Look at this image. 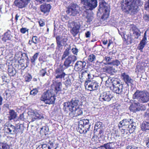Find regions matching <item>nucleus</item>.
Here are the masks:
<instances>
[{"instance_id": "49530a36", "label": "nucleus", "mask_w": 149, "mask_h": 149, "mask_svg": "<svg viewBox=\"0 0 149 149\" xmlns=\"http://www.w3.org/2000/svg\"><path fill=\"white\" fill-rule=\"evenodd\" d=\"M134 123H133V121L132 120V123H130L127 128L130 129L131 130L134 131L136 128V127L134 125Z\"/></svg>"}, {"instance_id": "ddd939ff", "label": "nucleus", "mask_w": 149, "mask_h": 149, "mask_svg": "<svg viewBox=\"0 0 149 149\" xmlns=\"http://www.w3.org/2000/svg\"><path fill=\"white\" fill-rule=\"evenodd\" d=\"M66 75L63 69L61 67H58L55 70L54 80L62 81V79L64 78Z\"/></svg>"}, {"instance_id": "5701e85b", "label": "nucleus", "mask_w": 149, "mask_h": 149, "mask_svg": "<svg viewBox=\"0 0 149 149\" xmlns=\"http://www.w3.org/2000/svg\"><path fill=\"white\" fill-rule=\"evenodd\" d=\"M132 120L130 119H124L120 122L118 126L120 129L122 127L127 128L130 123H132Z\"/></svg>"}, {"instance_id": "2f4dec72", "label": "nucleus", "mask_w": 149, "mask_h": 149, "mask_svg": "<svg viewBox=\"0 0 149 149\" xmlns=\"http://www.w3.org/2000/svg\"><path fill=\"white\" fill-rule=\"evenodd\" d=\"M13 36L8 32H6L4 34L3 37L2 38V40L6 42L7 40H11Z\"/></svg>"}, {"instance_id": "f704fd0d", "label": "nucleus", "mask_w": 149, "mask_h": 149, "mask_svg": "<svg viewBox=\"0 0 149 149\" xmlns=\"http://www.w3.org/2000/svg\"><path fill=\"white\" fill-rule=\"evenodd\" d=\"M8 71L9 73V75L11 76L15 75L16 73L15 69L12 67L11 68H8Z\"/></svg>"}, {"instance_id": "39448f33", "label": "nucleus", "mask_w": 149, "mask_h": 149, "mask_svg": "<svg viewBox=\"0 0 149 149\" xmlns=\"http://www.w3.org/2000/svg\"><path fill=\"white\" fill-rule=\"evenodd\" d=\"M55 98L53 90H47L42 95L40 100L43 101L46 104H49L54 103Z\"/></svg>"}, {"instance_id": "bf43d9fd", "label": "nucleus", "mask_w": 149, "mask_h": 149, "mask_svg": "<svg viewBox=\"0 0 149 149\" xmlns=\"http://www.w3.org/2000/svg\"><path fill=\"white\" fill-rule=\"evenodd\" d=\"M91 33L89 31H87L85 33V36L87 38H90L91 36Z\"/></svg>"}, {"instance_id": "052dcab7", "label": "nucleus", "mask_w": 149, "mask_h": 149, "mask_svg": "<svg viewBox=\"0 0 149 149\" xmlns=\"http://www.w3.org/2000/svg\"><path fill=\"white\" fill-rule=\"evenodd\" d=\"M137 148L134 146H132L130 145L127 146L126 149H137Z\"/></svg>"}, {"instance_id": "c9c22d12", "label": "nucleus", "mask_w": 149, "mask_h": 149, "mask_svg": "<svg viewBox=\"0 0 149 149\" xmlns=\"http://www.w3.org/2000/svg\"><path fill=\"white\" fill-rule=\"evenodd\" d=\"M70 49V48H67L64 51L63 54L61 57V60H63L65 58L68 56L69 54V51Z\"/></svg>"}, {"instance_id": "ea45409f", "label": "nucleus", "mask_w": 149, "mask_h": 149, "mask_svg": "<svg viewBox=\"0 0 149 149\" xmlns=\"http://www.w3.org/2000/svg\"><path fill=\"white\" fill-rule=\"evenodd\" d=\"M102 127V123L100 122H97L95 124V130L100 129Z\"/></svg>"}, {"instance_id": "79ce46f5", "label": "nucleus", "mask_w": 149, "mask_h": 149, "mask_svg": "<svg viewBox=\"0 0 149 149\" xmlns=\"http://www.w3.org/2000/svg\"><path fill=\"white\" fill-rule=\"evenodd\" d=\"M88 60L91 62H93L96 60V57L95 55L93 54L89 55L88 57Z\"/></svg>"}, {"instance_id": "20e7f679", "label": "nucleus", "mask_w": 149, "mask_h": 149, "mask_svg": "<svg viewBox=\"0 0 149 149\" xmlns=\"http://www.w3.org/2000/svg\"><path fill=\"white\" fill-rule=\"evenodd\" d=\"M133 98L137 99L142 103H146L149 101V93L145 91L137 90L133 95Z\"/></svg>"}, {"instance_id": "5fc2aeb1", "label": "nucleus", "mask_w": 149, "mask_h": 149, "mask_svg": "<svg viewBox=\"0 0 149 149\" xmlns=\"http://www.w3.org/2000/svg\"><path fill=\"white\" fill-rule=\"evenodd\" d=\"M1 77L3 82H9V80L8 79L7 77L6 76L4 75L2 76Z\"/></svg>"}, {"instance_id": "338daca9", "label": "nucleus", "mask_w": 149, "mask_h": 149, "mask_svg": "<svg viewBox=\"0 0 149 149\" xmlns=\"http://www.w3.org/2000/svg\"><path fill=\"white\" fill-rule=\"evenodd\" d=\"M23 56H26V58H25V59L27 61L29 60V58L26 54L25 53H23Z\"/></svg>"}, {"instance_id": "c85d7f7f", "label": "nucleus", "mask_w": 149, "mask_h": 149, "mask_svg": "<svg viewBox=\"0 0 149 149\" xmlns=\"http://www.w3.org/2000/svg\"><path fill=\"white\" fill-rule=\"evenodd\" d=\"M9 113L8 118L10 120L15 118L17 116V113L13 110H10Z\"/></svg>"}, {"instance_id": "0eeeda50", "label": "nucleus", "mask_w": 149, "mask_h": 149, "mask_svg": "<svg viewBox=\"0 0 149 149\" xmlns=\"http://www.w3.org/2000/svg\"><path fill=\"white\" fill-rule=\"evenodd\" d=\"M123 85L119 81L114 80L112 81L111 86L110 87V89L113 93L121 95L125 93L123 90Z\"/></svg>"}, {"instance_id": "c756f323", "label": "nucleus", "mask_w": 149, "mask_h": 149, "mask_svg": "<svg viewBox=\"0 0 149 149\" xmlns=\"http://www.w3.org/2000/svg\"><path fill=\"white\" fill-rule=\"evenodd\" d=\"M112 58L109 56H105L102 62L105 65H111L112 62Z\"/></svg>"}, {"instance_id": "2eb2a0df", "label": "nucleus", "mask_w": 149, "mask_h": 149, "mask_svg": "<svg viewBox=\"0 0 149 149\" xmlns=\"http://www.w3.org/2000/svg\"><path fill=\"white\" fill-rule=\"evenodd\" d=\"M79 7L76 3H72L67 8L66 13L70 15L75 16L79 13Z\"/></svg>"}, {"instance_id": "6e6552de", "label": "nucleus", "mask_w": 149, "mask_h": 149, "mask_svg": "<svg viewBox=\"0 0 149 149\" xmlns=\"http://www.w3.org/2000/svg\"><path fill=\"white\" fill-rule=\"evenodd\" d=\"M78 130L81 134H86L89 131L91 125L88 119H83L79 122Z\"/></svg>"}, {"instance_id": "0e129e2a", "label": "nucleus", "mask_w": 149, "mask_h": 149, "mask_svg": "<svg viewBox=\"0 0 149 149\" xmlns=\"http://www.w3.org/2000/svg\"><path fill=\"white\" fill-rule=\"evenodd\" d=\"M143 18L145 20L149 21V17L147 15H144Z\"/></svg>"}, {"instance_id": "4468645a", "label": "nucleus", "mask_w": 149, "mask_h": 149, "mask_svg": "<svg viewBox=\"0 0 149 149\" xmlns=\"http://www.w3.org/2000/svg\"><path fill=\"white\" fill-rule=\"evenodd\" d=\"M77 60V57L74 55H70L67 58L63 64L64 68L66 69L73 66L74 62Z\"/></svg>"}, {"instance_id": "864d4df0", "label": "nucleus", "mask_w": 149, "mask_h": 149, "mask_svg": "<svg viewBox=\"0 0 149 149\" xmlns=\"http://www.w3.org/2000/svg\"><path fill=\"white\" fill-rule=\"evenodd\" d=\"M72 51L74 54L77 55L78 52V50L77 48H73L72 49Z\"/></svg>"}, {"instance_id": "412c9836", "label": "nucleus", "mask_w": 149, "mask_h": 149, "mask_svg": "<svg viewBox=\"0 0 149 149\" xmlns=\"http://www.w3.org/2000/svg\"><path fill=\"white\" fill-rule=\"evenodd\" d=\"M86 64V63L84 61H77L75 64L74 68L77 71H81L85 68Z\"/></svg>"}, {"instance_id": "37998d69", "label": "nucleus", "mask_w": 149, "mask_h": 149, "mask_svg": "<svg viewBox=\"0 0 149 149\" xmlns=\"http://www.w3.org/2000/svg\"><path fill=\"white\" fill-rule=\"evenodd\" d=\"M134 103L137 106H139V109H140V110H145L146 109L145 107L144 106H140L139 103L137 102L136 100L134 101Z\"/></svg>"}, {"instance_id": "7ed1b4c3", "label": "nucleus", "mask_w": 149, "mask_h": 149, "mask_svg": "<svg viewBox=\"0 0 149 149\" xmlns=\"http://www.w3.org/2000/svg\"><path fill=\"white\" fill-rule=\"evenodd\" d=\"M110 9L107 4L104 0H100L97 13H103L101 18L105 20L109 16Z\"/></svg>"}, {"instance_id": "f8f14e48", "label": "nucleus", "mask_w": 149, "mask_h": 149, "mask_svg": "<svg viewBox=\"0 0 149 149\" xmlns=\"http://www.w3.org/2000/svg\"><path fill=\"white\" fill-rule=\"evenodd\" d=\"M29 119L31 122H37L39 120H42L44 118L43 115L38 112L33 111L29 114Z\"/></svg>"}, {"instance_id": "a18cd8bd", "label": "nucleus", "mask_w": 149, "mask_h": 149, "mask_svg": "<svg viewBox=\"0 0 149 149\" xmlns=\"http://www.w3.org/2000/svg\"><path fill=\"white\" fill-rule=\"evenodd\" d=\"M2 146V149H9V146L6 143H1L0 146ZM0 149H1L0 148Z\"/></svg>"}, {"instance_id": "72a5a7b5", "label": "nucleus", "mask_w": 149, "mask_h": 149, "mask_svg": "<svg viewBox=\"0 0 149 149\" xmlns=\"http://www.w3.org/2000/svg\"><path fill=\"white\" fill-rule=\"evenodd\" d=\"M114 143H107L104 144L103 147L105 148L106 149H114L115 148Z\"/></svg>"}, {"instance_id": "a211bd4d", "label": "nucleus", "mask_w": 149, "mask_h": 149, "mask_svg": "<svg viewBox=\"0 0 149 149\" xmlns=\"http://www.w3.org/2000/svg\"><path fill=\"white\" fill-rule=\"evenodd\" d=\"M93 70H91L90 72L85 70L82 72L81 74V78L83 79H86L85 82L88 83L91 81L94 77V75L92 74Z\"/></svg>"}, {"instance_id": "9d476101", "label": "nucleus", "mask_w": 149, "mask_h": 149, "mask_svg": "<svg viewBox=\"0 0 149 149\" xmlns=\"http://www.w3.org/2000/svg\"><path fill=\"white\" fill-rule=\"evenodd\" d=\"M68 27L72 28L70 32L74 37H75L79 32L80 24L79 22H75L69 21L68 24Z\"/></svg>"}, {"instance_id": "dca6fc26", "label": "nucleus", "mask_w": 149, "mask_h": 149, "mask_svg": "<svg viewBox=\"0 0 149 149\" xmlns=\"http://www.w3.org/2000/svg\"><path fill=\"white\" fill-rule=\"evenodd\" d=\"M113 97V95L111 92L108 91L102 93L100 96L99 100L100 101L103 102L110 101Z\"/></svg>"}, {"instance_id": "69168bd1", "label": "nucleus", "mask_w": 149, "mask_h": 149, "mask_svg": "<svg viewBox=\"0 0 149 149\" xmlns=\"http://www.w3.org/2000/svg\"><path fill=\"white\" fill-rule=\"evenodd\" d=\"M19 119L22 120H24V118L23 113H22L20 115Z\"/></svg>"}, {"instance_id": "de8ad7c7", "label": "nucleus", "mask_w": 149, "mask_h": 149, "mask_svg": "<svg viewBox=\"0 0 149 149\" xmlns=\"http://www.w3.org/2000/svg\"><path fill=\"white\" fill-rule=\"evenodd\" d=\"M93 17L90 14H88L86 17V19H87V22H90L92 21Z\"/></svg>"}, {"instance_id": "6e6d98bb", "label": "nucleus", "mask_w": 149, "mask_h": 149, "mask_svg": "<svg viewBox=\"0 0 149 149\" xmlns=\"http://www.w3.org/2000/svg\"><path fill=\"white\" fill-rule=\"evenodd\" d=\"M28 29L26 28H22L21 29L20 31L22 33L24 34L25 33L26 31H28Z\"/></svg>"}, {"instance_id": "4be33fe9", "label": "nucleus", "mask_w": 149, "mask_h": 149, "mask_svg": "<svg viewBox=\"0 0 149 149\" xmlns=\"http://www.w3.org/2000/svg\"><path fill=\"white\" fill-rule=\"evenodd\" d=\"M52 82L54 91L56 93H57L58 91L62 90V81L53 79L52 80Z\"/></svg>"}, {"instance_id": "09e8293b", "label": "nucleus", "mask_w": 149, "mask_h": 149, "mask_svg": "<svg viewBox=\"0 0 149 149\" xmlns=\"http://www.w3.org/2000/svg\"><path fill=\"white\" fill-rule=\"evenodd\" d=\"M100 78L102 81H107V79H108V77L105 74H102L101 75Z\"/></svg>"}, {"instance_id": "473e14b6", "label": "nucleus", "mask_w": 149, "mask_h": 149, "mask_svg": "<svg viewBox=\"0 0 149 149\" xmlns=\"http://www.w3.org/2000/svg\"><path fill=\"white\" fill-rule=\"evenodd\" d=\"M23 56V54H22L21 52H16L15 54L14 58L16 61L18 60L19 59L20 60L21 59L23 60L24 58H22V56Z\"/></svg>"}, {"instance_id": "cd10ccee", "label": "nucleus", "mask_w": 149, "mask_h": 149, "mask_svg": "<svg viewBox=\"0 0 149 149\" xmlns=\"http://www.w3.org/2000/svg\"><path fill=\"white\" fill-rule=\"evenodd\" d=\"M51 8V6L49 4L42 5L40 6V9L41 11L44 13H49Z\"/></svg>"}, {"instance_id": "6ab92c4d", "label": "nucleus", "mask_w": 149, "mask_h": 149, "mask_svg": "<svg viewBox=\"0 0 149 149\" xmlns=\"http://www.w3.org/2000/svg\"><path fill=\"white\" fill-rule=\"evenodd\" d=\"M85 85L86 88H88V90L90 91L97 89L99 86L98 84L94 80L91 81L88 83L85 82Z\"/></svg>"}, {"instance_id": "e2e57ef3", "label": "nucleus", "mask_w": 149, "mask_h": 149, "mask_svg": "<svg viewBox=\"0 0 149 149\" xmlns=\"http://www.w3.org/2000/svg\"><path fill=\"white\" fill-rule=\"evenodd\" d=\"M39 23L40 26H43L45 25V22H43L42 20L40 21L39 22Z\"/></svg>"}, {"instance_id": "603ef678", "label": "nucleus", "mask_w": 149, "mask_h": 149, "mask_svg": "<svg viewBox=\"0 0 149 149\" xmlns=\"http://www.w3.org/2000/svg\"><path fill=\"white\" fill-rule=\"evenodd\" d=\"M38 92V90L37 89H33L30 92V94L35 96Z\"/></svg>"}, {"instance_id": "9b49d317", "label": "nucleus", "mask_w": 149, "mask_h": 149, "mask_svg": "<svg viewBox=\"0 0 149 149\" xmlns=\"http://www.w3.org/2000/svg\"><path fill=\"white\" fill-rule=\"evenodd\" d=\"M57 44L56 49H62L63 46H66L68 39L67 37L61 36H57L56 37Z\"/></svg>"}, {"instance_id": "bb28decb", "label": "nucleus", "mask_w": 149, "mask_h": 149, "mask_svg": "<svg viewBox=\"0 0 149 149\" xmlns=\"http://www.w3.org/2000/svg\"><path fill=\"white\" fill-rule=\"evenodd\" d=\"M130 31L133 32V35L136 39H138L140 35V33H139V30L135 26H132L130 29Z\"/></svg>"}, {"instance_id": "7c9ffc66", "label": "nucleus", "mask_w": 149, "mask_h": 149, "mask_svg": "<svg viewBox=\"0 0 149 149\" xmlns=\"http://www.w3.org/2000/svg\"><path fill=\"white\" fill-rule=\"evenodd\" d=\"M141 128L143 131H146L147 130H149V122H143L141 125Z\"/></svg>"}, {"instance_id": "8fccbe9b", "label": "nucleus", "mask_w": 149, "mask_h": 149, "mask_svg": "<svg viewBox=\"0 0 149 149\" xmlns=\"http://www.w3.org/2000/svg\"><path fill=\"white\" fill-rule=\"evenodd\" d=\"M108 139L110 141L109 143H114V142H115L116 139L114 137V136H111V137H108Z\"/></svg>"}, {"instance_id": "423d86ee", "label": "nucleus", "mask_w": 149, "mask_h": 149, "mask_svg": "<svg viewBox=\"0 0 149 149\" xmlns=\"http://www.w3.org/2000/svg\"><path fill=\"white\" fill-rule=\"evenodd\" d=\"M21 124H17L15 126L9 123H6L4 125L7 132L12 134H17L22 132V129L21 128Z\"/></svg>"}, {"instance_id": "680f3d73", "label": "nucleus", "mask_w": 149, "mask_h": 149, "mask_svg": "<svg viewBox=\"0 0 149 149\" xmlns=\"http://www.w3.org/2000/svg\"><path fill=\"white\" fill-rule=\"evenodd\" d=\"M130 109L131 111H132V110L133 112H137V111H140V109H139V107H138L136 108V109H134V110H133V109H131L130 107Z\"/></svg>"}, {"instance_id": "c03bdc74", "label": "nucleus", "mask_w": 149, "mask_h": 149, "mask_svg": "<svg viewBox=\"0 0 149 149\" xmlns=\"http://www.w3.org/2000/svg\"><path fill=\"white\" fill-rule=\"evenodd\" d=\"M120 64V61L116 59L113 61L112 60L111 65L118 66Z\"/></svg>"}, {"instance_id": "774afa93", "label": "nucleus", "mask_w": 149, "mask_h": 149, "mask_svg": "<svg viewBox=\"0 0 149 149\" xmlns=\"http://www.w3.org/2000/svg\"><path fill=\"white\" fill-rule=\"evenodd\" d=\"M146 146L147 147L149 148V138L148 140L147 141L146 143Z\"/></svg>"}, {"instance_id": "a878e982", "label": "nucleus", "mask_w": 149, "mask_h": 149, "mask_svg": "<svg viewBox=\"0 0 149 149\" xmlns=\"http://www.w3.org/2000/svg\"><path fill=\"white\" fill-rule=\"evenodd\" d=\"M39 42V39L38 37L34 36L32 37L31 40H29L28 44L30 45H36Z\"/></svg>"}, {"instance_id": "b1692460", "label": "nucleus", "mask_w": 149, "mask_h": 149, "mask_svg": "<svg viewBox=\"0 0 149 149\" xmlns=\"http://www.w3.org/2000/svg\"><path fill=\"white\" fill-rule=\"evenodd\" d=\"M147 40L146 38V31H145L144 34L143 38L142 40L140 42L138 47V49L141 52H143V49L146 43Z\"/></svg>"}, {"instance_id": "58836bf2", "label": "nucleus", "mask_w": 149, "mask_h": 149, "mask_svg": "<svg viewBox=\"0 0 149 149\" xmlns=\"http://www.w3.org/2000/svg\"><path fill=\"white\" fill-rule=\"evenodd\" d=\"M39 53H36L35 54L31 59V61L33 64L35 63L37 59Z\"/></svg>"}, {"instance_id": "3c124183", "label": "nucleus", "mask_w": 149, "mask_h": 149, "mask_svg": "<svg viewBox=\"0 0 149 149\" xmlns=\"http://www.w3.org/2000/svg\"><path fill=\"white\" fill-rule=\"evenodd\" d=\"M32 77L30 74L26 75L25 76V80L26 81H29L32 79Z\"/></svg>"}, {"instance_id": "f03ea898", "label": "nucleus", "mask_w": 149, "mask_h": 149, "mask_svg": "<svg viewBox=\"0 0 149 149\" xmlns=\"http://www.w3.org/2000/svg\"><path fill=\"white\" fill-rule=\"evenodd\" d=\"M142 4L140 0H125V4L122 5L123 11L127 13L136 12L139 6Z\"/></svg>"}, {"instance_id": "393cba45", "label": "nucleus", "mask_w": 149, "mask_h": 149, "mask_svg": "<svg viewBox=\"0 0 149 149\" xmlns=\"http://www.w3.org/2000/svg\"><path fill=\"white\" fill-rule=\"evenodd\" d=\"M49 144V145L48 146L45 144H41L36 149H54V143L50 141Z\"/></svg>"}, {"instance_id": "f3484780", "label": "nucleus", "mask_w": 149, "mask_h": 149, "mask_svg": "<svg viewBox=\"0 0 149 149\" xmlns=\"http://www.w3.org/2000/svg\"><path fill=\"white\" fill-rule=\"evenodd\" d=\"M30 1V0H15L14 5L19 8L22 9L26 7Z\"/></svg>"}, {"instance_id": "1a4fd4ad", "label": "nucleus", "mask_w": 149, "mask_h": 149, "mask_svg": "<svg viewBox=\"0 0 149 149\" xmlns=\"http://www.w3.org/2000/svg\"><path fill=\"white\" fill-rule=\"evenodd\" d=\"M81 3L87 10H92L97 5V0H81Z\"/></svg>"}, {"instance_id": "aec40b11", "label": "nucleus", "mask_w": 149, "mask_h": 149, "mask_svg": "<svg viewBox=\"0 0 149 149\" xmlns=\"http://www.w3.org/2000/svg\"><path fill=\"white\" fill-rule=\"evenodd\" d=\"M121 76L123 80L127 84V86H132L134 82L133 79H132L128 74L125 72L121 74Z\"/></svg>"}, {"instance_id": "4c0bfd02", "label": "nucleus", "mask_w": 149, "mask_h": 149, "mask_svg": "<svg viewBox=\"0 0 149 149\" xmlns=\"http://www.w3.org/2000/svg\"><path fill=\"white\" fill-rule=\"evenodd\" d=\"M47 68H45L40 70L39 73V74L42 77L45 76L46 74L48 75L47 72Z\"/></svg>"}, {"instance_id": "a19ab883", "label": "nucleus", "mask_w": 149, "mask_h": 149, "mask_svg": "<svg viewBox=\"0 0 149 149\" xmlns=\"http://www.w3.org/2000/svg\"><path fill=\"white\" fill-rule=\"evenodd\" d=\"M64 82L65 85L67 87L70 86L71 84V79L68 77L66 78V80Z\"/></svg>"}, {"instance_id": "e433bc0d", "label": "nucleus", "mask_w": 149, "mask_h": 149, "mask_svg": "<svg viewBox=\"0 0 149 149\" xmlns=\"http://www.w3.org/2000/svg\"><path fill=\"white\" fill-rule=\"evenodd\" d=\"M107 71L110 74H113L115 73L116 70L115 69L112 67L109 66L107 67Z\"/></svg>"}, {"instance_id": "4d7b16f0", "label": "nucleus", "mask_w": 149, "mask_h": 149, "mask_svg": "<svg viewBox=\"0 0 149 149\" xmlns=\"http://www.w3.org/2000/svg\"><path fill=\"white\" fill-rule=\"evenodd\" d=\"M38 2H39L40 3H43L45 1L50 2L52 1V0H36Z\"/></svg>"}, {"instance_id": "f257e3e1", "label": "nucleus", "mask_w": 149, "mask_h": 149, "mask_svg": "<svg viewBox=\"0 0 149 149\" xmlns=\"http://www.w3.org/2000/svg\"><path fill=\"white\" fill-rule=\"evenodd\" d=\"M79 100L78 99L72 98L70 102H64L63 104V109L65 111L67 110L70 111L69 114L72 118L81 115L83 113L82 110L79 107Z\"/></svg>"}, {"instance_id": "13d9d810", "label": "nucleus", "mask_w": 149, "mask_h": 149, "mask_svg": "<svg viewBox=\"0 0 149 149\" xmlns=\"http://www.w3.org/2000/svg\"><path fill=\"white\" fill-rule=\"evenodd\" d=\"M9 96V94L6 93H5V94H4V98L6 100H8V97Z\"/></svg>"}]
</instances>
